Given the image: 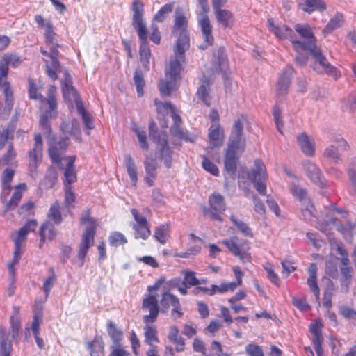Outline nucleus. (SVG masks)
Segmentation results:
<instances>
[{
	"mask_svg": "<svg viewBox=\"0 0 356 356\" xmlns=\"http://www.w3.org/2000/svg\"><path fill=\"white\" fill-rule=\"evenodd\" d=\"M168 339L175 345L177 352H182L185 348L184 339L179 336V330L177 327H171L168 335Z\"/></svg>",
	"mask_w": 356,
	"mask_h": 356,
	"instance_id": "nucleus-31",
	"label": "nucleus"
},
{
	"mask_svg": "<svg viewBox=\"0 0 356 356\" xmlns=\"http://www.w3.org/2000/svg\"><path fill=\"white\" fill-rule=\"evenodd\" d=\"M109 244L111 246H119L123 245L127 242V240L124 234L120 232H113L109 236Z\"/></svg>",
	"mask_w": 356,
	"mask_h": 356,
	"instance_id": "nucleus-53",
	"label": "nucleus"
},
{
	"mask_svg": "<svg viewBox=\"0 0 356 356\" xmlns=\"http://www.w3.org/2000/svg\"><path fill=\"white\" fill-rule=\"evenodd\" d=\"M132 130L137 136L140 147L144 150H148L149 144L147 143V135L144 129L136 124H133Z\"/></svg>",
	"mask_w": 356,
	"mask_h": 356,
	"instance_id": "nucleus-40",
	"label": "nucleus"
},
{
	"mask_svg": "<svg viewBox=\"0 0 356 356\" xmlns=\"http://www.w3.org/2000/svg\"><path fill=\"white\" fill-rule=\"evenodd\" d=\"M124 165L131 184L136 186L138 181V171L134 161L130 154L125 155Z\"/></svg>",
	"mask_w": 356,
	"mask_h": 356,
	"instance_id": "nucleus-27",
	"label": "nucleus"
},
{
	"mask_svg": "<svg viewBox=\"0 0 356 356\" xmlns=\"http://www.w3.org/2000/svg\"><path fill=\"white\" fill-rule=\"evenodd\" d=\"M156 334L157 331L154 325H147L144 327L145 341L148 343L150 347L153 346V342L159 341Z\"/></svg>",
	"mask_w": 356,
	"mask_h": 356,
	"instance_id": "nucleus-47",
	"label": "nucleus"
},
{
	"mask_svg": "<svg viewBox=\"0 0 356 356\" xmlns=\"http://www.w3.org/2000/svg\"><path fill=\"white\" fill-rule=\"evenodd\" d=\"M12 345L9 340V334L6 329L0 327V356H10Z\"/></svg>",
	"mask_w": 356,
	"mask_h": 356,
	"instance_id": "nucleus-28",
	"label": "nucleus"
},
{
	"mask_svg": "<svg viewBox=\"0 0 356 356\" xmlns=\"http://www.w3.org/2000/svg\"><path fill=\"white\" fill-rule=\"evenodd\" d=\"M75 158L74 156L67 157V163L64 172V184L65 186H71V184L76 181V173L74 170V163Z\"/></svg>",
	"mask_w": 356,
	"mask_h": 356,
	"instance_id": "nucleus-30",
	"label": "nucleus"
},
{
	"mask_svg": "<svg viewBox=\"0 0 356 356\" xmlns=\"http://www.w3.org/2000/svg\"><path fill=\"white\" fill-rule=\"evenodd\" d=\"M222 243L229 251L241 261L245 262L250 261V254L248 252L249 249L247 241L241 240L238 237H232L230 240H224Z\"/></svg>",
	"mask_w": 356,
	"mask_h": 356,
	"instance_id": "nucleus-10",
	"label": "nucleus"
},
{
	"mask_svg": "<svg viewBox=\"0 0 356 356\" xmlns=\"http://www.w3.org/2000/svg\"><path fill=\"white\" fill-rule=\"evenodd\" d=\"M232 222L237 227V229L246 236L252 237V233L249 226L241 220H238L234 216H230Z\"/></svg>",
	"mask_w": 356,
	"mask_h": 356,
	"instance_id": "nucleus-51",
	"label": "nucleus"
},
{
	"mask_svg": "<svg viewBox=\"0 0 356 356\" xmlns=\"http://www.w3.org/2000/svg\"><path fill=\"white\" fill-rule=\"evenodd\" d=\"M218 60V69L220 72L225 71L227 68V57L225 54V50L224 48L220 47L217 53Z\"/></svg>",
	"mask_w": 356,
	"mask_h": 356,
	"instance_id": "nucleus-59",
	"label": "nucleus"
},
{
	"mask_svg": "<svg viewBox=\"0 0 356 356\" xmlns=\"http://www.w3.org/2000/svg\"><path fill=\"white\" fill-rule=\"evenodd\" d=\"M326 8L325 3L322 0H305L304 11L312 13L314 10L322 11Z\"/></svg>",
	"mask_w": 356,
	"mask_h": 356,
	"instance_id": "nucleus-45",
	"label": "nucleus"
},
{
	"mask_svg": "<svg viewBox=\"0 0 356 356\" xmlns=\"http://www.w3.org/2000/svg\"><path fill=\"white\" fill-rule=\"evenodd\" d=\"M15 175V170L10 168L4 170L1 175V199L6 200L11 191V182Z\"/></svg>",
	"mask_w": 356,
	"mask_h": 356,
	"instance_id": "nucleus-22",
	"label": "nucleus"
},
{
	"mask_svg": "<svg viewBox=\"0 0 356 356\" xmlns=\"http://www.w3.org/2000/svg\"><path fill=\"white\" fill-rule=\"evenodd\" d=\"M297 140L302 152L308 156H313L315 153V143L305 133L297 136Z\"/></svg>",
	"mask_w": 356,
	"mask_h": 356,
	"instance_id": "nucleus-23",
	"label": "nucleus"
},
{
	"mask_svg": "<svg viewBox=\"0 0 356 356\" xmlns=\"http://www.w3.org/2000/svg\"><path fill=\"white\" fill-rule=\"evenodd\" d=\"M55 88L51 86L49 90L47 98H44L42 95L37 93V88L35 83L29 81V97L31 99H39L41 102L40 109L41 115L40 119V125L47 134L50 132L49 120L55 118L57 115V103L54 92Z\"/></svg>",
	"mask_w": 356,
	"mask_h": 356,
	"instance_id": "nucleus-4",
	"label": "nucleus"
},
{
	"mask_svg": "<svg viewBox=\"0 0 356 356\" xmlns=\"http://www.w3.org/2000/svg\"><path fill=\"white\" fill-rule=\"evenodd\" d=\"M131 10L133 12L132 26L140 41L139 50L140 62L144 67L148 70L151 52L147 46L148 32L143 19L144 5L143 2L140 0H133Z\"/></svg>",
	"mask_w": 356,
	"mask_h": 356,
	"instance_id": "nucleus-2",
	"label": "nucleus"
},
{
	"mask_svg": "<svg viewBox=\"0 0 356 356\" xmlns=\"http://www.w3.org/2000/svg\"><path fill=\"white\" fill-rule=\"evenodd\" d=\"M293 70L291 67H286L283 73L280 76L277 86V95L283 96L287 92L289 86L291 82Z\"/></svg>",
	"mask_w": 356,
	"mask_h": 356,
	"instance_id": "nucleus-20",
	"label": "nucleus"
},
{
	"mask_svg": "<svg viewBox=\"0 0 356 356\" xmlns=\"http://www.w3.org/2000/svg\"><path fill=\"white\" fill-rule=\"evenodd\" d=\"M243 126L240 119L233 125L227 148L225 155V168L232 177L235 175L238 157L236 151L243 152L245 147V139L242 137Z\"/></svg>",
	"mask_w": 356,
	"mask_h": 356,
	"instance_id": "nucleus-3",
	"label": "nucleus"
},
{
	"mask_svg": "<svg viewBox=\"0 0 356 356\" xmlns=\"http://www.w3.org/2000/svg\"><path fill=\"white\" fill-rule=\"evenodd\" d=\"M154 104L156 106V110L160 113H168L170 112V113L174 111L175 107L170 102H162L157 99H154Z\"/></svg>",
	"mask_w": 356,
	"mask_h": 356,
	"instance_id": "nucleus-56",
	"label": "nucleus"
},
{
	"mask_svg": "<svg viewBox=\"0 0 356 356\" xmlns=\"http://www.w3.org/2000/svg\"><path fill=\"white\" fill-rule=\"evenodd\" d=\"M210 82L206 78H203L201 80V84L197 90V96L200 98L203 102L207 105H211V99L209 97L210 91Z\"/></svg>",
	"mask_w": 356,
	"mask_h": 356,
	"instance_id": "nucleus-34",
	"label": "nucleus"
},
{
	"mask_svg": "<svg viewBox=\"0 0 356 356\" xmlns=\"http://www.w3.org/2000/svg\"><path fill=\"white\" fill-rule=\"evenodd\" d=\"M324 155L334 162H337L339 160L338 149L336 145H330L325 149Z\"/></svg>",
	"mask_w": 356,
	"mask_h": 356,
	"instance_id": "nucleus-58",
	"label": "nucleus"
},
{
	"mask_svg": "<svg viewBox=\"0 0 356 356\" xmlns=\"http://www.w3.org/2000/svg\"><path fill=\"white\" fill-rule=\"evenodd\" d=\"M26 185L24 183L19 184L15 187V192L13 194L10 200L5 205L6 210H13L18 204L22 199V192L26 191Z\"/></svg>",
	"mask_w": 356,
	"mask_h": 356,
	"instance_id": "nucleus-29",
	"label": "nucleus"
},
{
	"mask_svg": "<svg viewBox=\"0 0 356 356\" xmlns=\"http://www.w3.org/2000/svg\"><path fill=\"white\" fill-rule=\"evenodd\" d=\"M353 269L351 267L348 266H341L340 267V273H341V278L340 282L343 289H345L346 291H348L349 285L351 283L352 280V274Z\"/></svg>",
	"mask_w": 356,
	"mask_h": 356,
	"instance_id": "nucleus-39",
	"label": "nucleus"
},
{
	"mask_svg": "<svg viewBox=\"0 0 356 356\" xmlns=\"http://www.w3.org/2000/svg\"><path fill=\"white\" fill-rule=\"evenodd\" d=\"M210 209L204 212V215L212 220L221 221L220 215L225 211L224 197L219 193H213L209 197Z\"/></svg>",
	"mask_w": 356,
	"mask_h": 356,
	"instance_id": "nucleus-12",
	"label": "nucleus"
},
{
	"mask_svg": "<svg viewBox=\"0 0 356 356\" xmlns=\"http://www.w3.org/2000/svg\"><path fill=\"white\" fill-rule=\"evenodd\" d=\"M268 26L270 32L280 39H289L293 40V31L283 24H278L273 19H268Z\"/></svg>",
	"mask_w": 356,
	"mask_h": 356,
	"instance_id": "nucleus-19",
	"label": "nucleus"
},
{
	"mask_svg": "<svg viewBox=\"0 0 356 356\" xmlns=\"http://www.w3.org/2000/svg\"><path fill=\"white\" fill-rule=\"evenodd\" d=\"M296 31L304 38L307 39V42H302V44H307L310 41L315 43L314 34L308 25L296 24L295 26ZM294 40H292L293 43ZM300 42V41H299ZM302 43V42H301Z\"/></svg>",
	"mask_w": 356,
	"mask_h": 356,
	"instance_id": "nucleus-43",
	"label": "nucleus"
},
{
	"mask_svg": "<svg viewBox=\"0 0 356 356\" xmlns=\"http://www.w3.org/2000/svg\"><path fill=\"white\" fill-rule=\"evenodd\" d=\"M160 304L161 312L165 313L170 307L179 305V299L172 293L167 291L162 294Z\"/></svg>",
	"mask_w": 356,
	"mask_h": 356,
	"instance_id": "nucleus-32",
	"label": "nucleus"
},
{
	"mask_svg": "<svg viewBox=\"0 0 356 356\" xmlns=\"http://www.w3.org/2000/svg\"><path fill=\"white\" fill-rule=\"evenodd\" d=\"M45 38L47 43L54 44L55 33L54 32L53 25L50 22L45 24Z\"/></svg>",
	"mask_w": 356,
	"mask_h": 356,
	"instance_id": "nucleus-64",
	"label": "nucleus"
},
{
	"mask_svg": "<svg viewBox=\"0 0 356 356\" xmlns=\"http://www.w3.org/2000/svg\"><path fill=\"white\" fill-rule=\"evenodd\" d=\"M42 140L40 134L35 135L33 147L29 152V168L34 172L42 159Z\"/></svg>",
	"mask_w": 356,
	"mask_h": 356,
	"instance_id": "nucleus-14",
	"label": "nucleus"
},
{
	"mask_svg": "<svg viewBox=\"0 0 356 356\" xmlns=\"http://www.w3.org/2000/svg\"><path fill=\"white\" fill-rule=\"evenodd\" d=\"M302 213L303 218L307 221H311L314 217V208L310 200L302 204Z\"/></svg>",
	"mask_w": 356,
	"mask_h": 356,
	"instance_id": "nucleus-55",
	"label": "nucleus"
},
{
	"mask_svg": "<svg viewBox=\"0 0 356 356\" xmlns=\"http://www.w3.org/2000/svg\"><path fill=\"white\" fill-rule=\"evenodd\" d=\"M88 348L90 350L91 356H104V344L102 340L95 339L88 343Z\"/></svg>",
	"mask_w": 356,
	"mask_h": 356,
	"instance_id": "nucleus-42",
	"label": "nucleus"
},
{
	"mask_svg": "<svg viewBox=\"0 0 356 356\" xmlns=\"http://www.w3.org/2000/svg\"><path fill=\"white\" fill-rule=\"evenodd\" d=\"M245 350L249 356H264L262 348L255 343L246 345Z\"/></svg>",
	"mask_w": 356,
	"mask_h": 356,
	"instance_id": "nucleus-57",
	"label": "nucleus"
},
{
	"mask_svg": "<svg viewBox=\"0 0 356 356\" xmlns=\"http://www.w3.org/2000/svg\"><path fill=\"white\" fill-rule=\"evenodd\" d=\"M158 144L160 146L161 160L163 161L165 167L170 168L172 163V150L165 139H159Z\"/></svg>",
	"mask_w": 356,
	"mask_h": 356,
	"instance_id": "nucleus-33",
	"label": "nucleus"
},
{
	"mask_svg": "<svg viewBox=\"0 0 356 356\" xmlns=\"http://www.w3.org/2000/svg\"><path fill=\"white\" fill-rule=\"evenodd\" d=\"M188 20L182 8L177 7L175 11V24L172 33L178 35L175 55L169 61L165 68V78L159 84L161 95L163 97L170 96L176 88L177 81L180 79V73L183 69L182 63L185 60V51L189 48V35L187 31Z\"/></svg>",
	"mask_w": 356,
	"mask_h": 356,
	"instance_id": "nucleus-1",
	"label": "nucleus"
},
{
	"mask_svg": "<svg viewBox=\"0 0 356 356\" xmlns=\"http://www.w3.org/2000/svg\"><path fill=\"white\" fill-rule=\"evenodd\" d=\"M48 218L54 221L56 225L60 224L63 220V216L60 212V205L58 202L51 204L49 209Z\"/></svg>",
	"mask_w": 356,
	"mask_h": 356,
	"instance_id": "nucleus-41",
	"label": "nucleus"
},
{
	"mask_svg": "<svg viewBox=\"0 0 356 356\" xmlns=\"http://www.w3.org/2000/svg\"><path fill=\"white\" fill-rule=\"evenodd\" d=\"M202 282L195 277V273L191 271H186L184 273V279L183 281L184 284H188L190 286H197Z\"/></svg>",
	"mask_w": 356,
	"mask_h": 356,
	"instance_id": "nucleus-61",
	"label": "nucleus"
},
{
	"mask_svg": "<svg viewBox=\"0 0 356 356\" xmlns=\"http://www.w3.org/2000/svg\"><path fill=\"white\" fill-rule=\"evenodd\" d=\"M16 153L14 150L13 145L8 146L6 152L2 156V161L5 165L10 166H17V161H15Z\"/></svg>",
	"mask_w": 356,
	"mask_h": 356,
	"instance_id": "nucleus-49",
	"label": "nucleus"
},
{
	"mask_svg": "<svg viewBox=\"0 0 356 356\" xmlns=\"http://www.w3.org/2000/svg\"><path fill=\"white\" fill-rule=\"evenodd\" d=\"M37 227V222L35 220L29 221L25 225L19 229L17 232L12 234V238L15 243V251L13 261L8 265L9 273L11 275L14 274V265L17 263L22 254V245L26 240V236L30 232H33Z\"/></svg>",
	"mask_w": 356,
	"mask_h": 356,
	"instance_id": "nucleus-7",
	"label": "nucleus"
},
{
	"mask_svg": "<svg viewBox=\"0 0 356 356\" xmlns=\"http://www.w3.org/2000/svg\"><path fill=\"white\" fill-rule=\"evenodd\" d=\"M65 79L62 81L63 97L70 103L74 102L76 106L78 102H82L80 100L76 90L72 86V81L70 76L67 73H65Z\"/></svg>",
	"mask_w": 356,
	"mask_h": 356,
	"instance_id": "nucleus-17",
	"label": "nucleus"
},
{
	"mask_svg": "<svg viewBox=\"0 0 356 356\" xmlns=\"http://www.w3.org/2000/svg\"><path fill=\"white\" fill-rule=\"evenodd\" d=\"M305 170L308 177L314 183L321 186L324 185V178L321 175V170L315 164L307 162L305 164Z\"/></svg>",
	"mask_w": 356,
	"mask_h": 356,
	"instance_id": "nucleus-26",
	"label": "nucleus"
},
{
	"mask_svg": "<svg viewBox=\"0 0 356 356\" xmlns=\"http://www.w3.org/2000/svg\"><path fill=\"white\" fill-rule=\"evenodd\" d=\"M42 129L48 138V152L51 159L54 163L60 162L69 145V137H63L60 140L56 141L54 138L51 137V132L47 134L42 128ZM50 131H51V129Z\"/></svg>",
	"mask_w": 356,
	"mask_h": 356,
	"instance_id": "nucleus-9",
	"label": "nucleus"
},
{
	"mask_svg": "<svg viewBox=\"0 0 356 356\" xmlns=\"http://www.w3.org/2000/svg\"><path fill=\"white\" fill-rule=\"evenodd\" d=\"M202 168L207 172H210L211 174L218 176L219 175V170L217 168V166L211 162L210 160H209L206 157H203V160L202 162Z\"/></svg>",
	"mask_w": 356,
	"mask_h": 356,
	"instance_id": "nucleus-60",
	"label": "nucleus"
},
{
	"mask_svg": "<svg viewBox=\"0 0 356 356\" xmlns=\"http://www.w3.org/2000/svg\"><path fill=\"white\" fill-rule=\"evenodd\" d=\"M108 333L113 341V345H119L122 339L123 333L117 328L116 325L112 321H109L108 323Z\"/></svg>",
	"mask_w": 356,
	"mask_h": 356,
	"instance_id": "nucleus-46",
	"label": "nucleus"
},
{
	"mask_svg": "<svg viewBox=\"0 0 356 356\" xmlns=\"http://www.w3.org/2000/svg\"><path fill=\"white\" fill-rule=\"evenodd\" d=\"M76 110L78 113L81 116L83 122L88 129H92L94 128V124L92 122V118L90 113H88L84 108L83 102H78L76 104Z\"/></svg>",
	"mask_w": 356,
	"mask_h": 356,
	"instance_id": "nucleus-38",
	"label": "nucleus"
},
{
	"mask_svg": "<svg viewBox=\"0 0 356 356\" xmlns=\"http://www.w3.org/2000/svg\"><path fill=\"white\" fill-rule=\"evenodd\" d=\"M197 21L200 27L204 42L208 45L212 44L214 38L212 34L213 26L209 17V15H197Z\"/></svg>",
	"mask_w": 356,
	"mask_h": 356,
	"instance_id": "nucleus-15",
	"label": "nucleus"
},
{
	"mask_svg": "<svg viewBox=\"0 0 356 356\" xmlns=\"http://www.w3.org/2000/svg\"><path fill=\"white\" fill-rule=\"evenodd\" d=\"M134 81L136 87L138 95L141 97L143 95V87L145 86V81L143 79V75L140 70H136L134 75Z\"/></svg>",
	"mask_w": 356,
	"mask_h": 356,
	"instance_id": "nucleus-54",
	"label": "nucleus"
},
{
	"mask_svg": "<svg viewBox=\"0 0 356 356\" xmlns=\"http://www.w3.org/2000/svg\"><path fill=\"white\" fill-rule=\"evenodd\" d=\"M144 167L145 170L144 181L148 186L151 187L154 185V180L157 177V162L152 156L146 155Z\"/></svg>",
	"mask_w": 356,
	"mask_h": 356,
	"instance_id": "nucleus-16",
	"label": "nucleus"
},
{
	"mask_svg": "<svg viewBox=\"0 0 356 356\" xmlns=\"http://www.w3.org/2000/svg\"><path fill=\"white\" fill-rule=\"evenodd\" d=\"M328 220H324L323 222L318 221L316 227L321 230L322 232L327 234V232L330 230L333 227H336V229L341 232H344V228L336 222V219L330 215L327 216Z\"/></svg>",
	"mask_w": 356,
	"mask_h": 356,
	"instance_id": "nucleus-35",
	"label": "nucleus"
},
{
	"mask_svg": "<svg viewBox=\"0 0 356 356\" xmlns=\"http://www.w3.org/2000/svg\"><path fill=\"white\" fill-rule=\"evenodd\" d=\"M60 130L64 135H66L65 137L74 136L76 140L80 138V126L78 120L76 119H73L70 123L63 122L60 125Z\"/></svg>",
	"mask_w": 356,
	"mask_h": 356,
	"instance_id": "nucleus-24",
	"label": "nucleus"
},
{
	"mask_svg": "<svg viewBox=\"0 0 356 356\" xmlns=\"http://www.w3.org/2000/svg\"><path fill=\"white\" fill-rule=\"evenodd\" d=\"M209 141L211 148L220 147L224 140V130L219 123L211 124L209 129Z\"/></svg>",
	"mask_w": 356,
	"mask_h": 356,
	"instance_id": "nucleus-18",
	"label": "nucleus"
},
{
	"mask_svg": "<svg viewBox=\"0 0 356 356\" xmlns=\"http://www.w3.org/2000/svg\"><path fill=\"white\" fill-rule=\"evenodd\" d=\"M170 237V227L168 224H163L155 229L154 238L161 244H165Z\"/></svg>",
	"mask_w": 356,
	"mask_h": 356,
	"instance_id": "nucleus-37",
	"label": "nucleus"
},
{
	"mask_svg": "<svg viewBox=\"0 0 356 356\" xmlns=\"http://www.w3.org/2000/svg\"><path fill=\"white\" fill-rule=\"evenodd\" d=\"M40 245L46 239L52 241L57 235L54 225L49 220L44 222L40 228Z\"/></svg>",
	"mask_w": 356,
	"mask_h": 356,
	"instance_id": "nucleus-25",
	"label": "nucleus"
},
{
	"mask_svg": "<svg viewBox=\"0 0 356 356\" xmlns=\"http://www.w3.org/2000/svg\"><path fill=\"white\" fill-rule=\"evenodd\" d=\"M343 22V16L341 14H337L334 17H332L326 27L323 30L324 33H329L332 32L333 30L340 27Z\"/></svg>",
	"mask_w": 356,
	"mask_h": 356,
	"instance_id": "nucleus-50",
	"label": "nucleus"
},
{
	"mask_svg": "<svg viewBox=\"0 0 356 356\" xmlns=\"http://www.w3.org/2000/svg\"><path fill=\"white\" fill-rule=\"evenodd\" d=\"M217 22L224 28L231 27L234 23L232 13L222 6L213 8Z\"/></svg>",
	"mask_w": 356,
	"mask_h": 356,
	"instance_id": "nucleus-21",
	"label": "nucleus"
},
{
	"mask_svg": "<svg viewBox=\"0 0 356 356\" xmlns=\"http://www.w3.org/2000/svg\"><path fill=\"white\" fill-rule=\"evenodd\" d=\"M14 131L15 127L10 126L8 128L3 129L0 132V149H3L6 145H8V146L13 145Z\"/></svg>",
	"mask_w": 356,
	"mask_h": 356,
	"instance_id": "nucleus-36",
	"label": "nucleus"
},
{
	"mask_svg": "<svg viewBox=\"0 0 356 356\" xmlns=\"http://www.w3.org/2000/svg\"><path fill=\"white\" fill-rule=\"evenodd\" d=\"M20 63V57L15 54H5L0 59V90H2L4 94V113L6 115H8L13 106V91L7 81L8 66L15 67Z\"/></svg>",
	"mask_w": 356,
	"mask_h": 356,
	"instance_id": "nucleus-5",
	"label": "nucleus"
},
{
	"mask_svg": "<svg viewBox=\"0 0 356 356\" xmlns=\"http://www.w3.org/2000/svg\"><path fill=\"white\" fill-rule=\"evenodd\" d=\"M174 4L172 3H166L154 15L152 22H162L166 17L172 11Z\"/></svg>",
	"mask_w": 356,
	"mask_h": 356,
	"instance_id": "nucleus-48",
	"label": "nucleus"
},
{
	"mask_svg": "<svg viewBox=\"0 0 356 356\" xmlns=\"http://www.w3.org/2000/svg\"><path fill=\"white\" fill-rule=\"evenodd\" d=\"M133 229L135 231V237L136 238L147 239L151 235V231L149 223L144 225H134Z\"/></svg>",
	"mask_w": 356,
	"mask_h": 356,
	"instance_id": "nucleus-44",
	"label": "nucleus"
},
{
	"mask_svg": "<svg viewBox=\"0 0 356 356\" xmlns=\"http://www.w3.org/2000/svg\"><path fill=\"white\" fill-rule=\"evenodd\" d=\"M291 190L293 195L302 201V204L308 202V200H310L307 197L306 191L303 188H299L293 184L291 186Z\"/></svg>",
	"mask_w": 356,
	"mask_h": 356,
	"instance_id": "nucleus-62",
	"label": "nucleus"
},
{
	"mask_svg": "<svg viewBox=\"0 0 356 356\" xmlns=\"http://www.w3.org/2000/svg\"><path fill=\"white\" fill-rule=\"evenodd\" d=\"M94 231L92 227H90L88 229H85L82 234L81 241L79 245V251L77 253L79 265L80 266L83 265L85 262V258L89 248L94 245Z\"/></svg>",
	"mask_w": 356,
	"mask_h": 356,
	"instance_id": "nucleus-13",
	"label": "nucleus"
},
{
	"mask_svg": "<svg viewBox=\"0 0 356 356\" xmlns=\"http://www.w3.org/2000/svg\"><path fill=\"white\" fill-rule=\"evenodd\" d=\"M142 309L143 312H149V314L143 316V321L145 323H154L156 321L159 312L156 293H148L144 297Z\"/></svg>",
	"mask_w": 356,
	"mask_h": 356,
	"instance_id": "nucleus-11",
	"label": "nucleus"
},
{
	"mask_svg": "<svg viewBox=\"0 0 356 356\" xmlns=\"http://www.w3.org/2000/svg\"><path fill=\"white\" fill-rule=\"evenodd\" d=\"M248 179L254 184L258 193L262 195H266V172L263 162L260 160L254 161V168L247 172Z\"/></svg>",
	"mask_w": 356,
	"mask_h": 356,
	"instance_id": "nucleus-8",
	"label": "nucleus"
},
{
	"mask_svg": "<svg viewBox=\"0 0 356 356\" xmlns=\"http://www.w3.org/2000/svg\"><path fill=\"white\" fill-rule=\"evenodd\" d=\"M294 49L298 51L299 49H305L310 51L311 54L315 58L314 63V70L318 73H327L328 74L337 77L336 69L332 66L322 54L321 51L318 48L315 43L310 41L307 44L300 42H293Z\"/></svg>",
	"mask_w": 356,
	"mask_h": 356,
	"instance_id": "nucleus-6",
	"label": "nucleus"
},
{
	"mask_svg": "<svg viewBox=\"0 0 356 356\" xmlns=\"http://www.w3.org/2000/svg\"><path fill=\"white\" fill-rule=\"evenodd\" d=\"M321 324L317 322L310 325V332L313 335V343H323V337L321 333Z\"/></svg>",
	"mask_w": 356,
	"mask_h": 356,
	"instance_id": "nucleus-52",
	"label": "nucleus"
},
{
	"mask_svg": "<svg viewBox=\"0 0 356 356\" xmlns=\"http://www.w3.org/2000/svg\"><path fill=\"white\" fill-rule=\"evenodd\" d=\"M170 132H171L172 135H173L174 136H176L179 138L184 139L187 141L191 140L188 137V134L184 132L181 130V129L180 127V124H173L170 128Z\"/></svg>",
	"mask_w": 356,
	"mask_h": 356,
	"instance_id": "nucleus-63",
	"label": "nucleus"
}]
</instances>
